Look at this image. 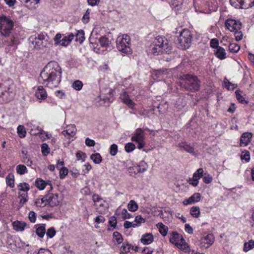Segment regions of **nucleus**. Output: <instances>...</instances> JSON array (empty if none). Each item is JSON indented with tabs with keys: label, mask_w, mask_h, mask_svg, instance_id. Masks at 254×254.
<instances>
[{
	"label": "nucleus",
	"mask_w": 254,
	"mask_h": 254,
	"mask_svg": "<svg viewBox=\"0 0 254 254\" xmlns=\"http://www.w3.org/2000/svg\"><path fill=\"white\" fill-rule=\"evenodd\" d=\"M62 73V68L58 63L51 61L45 66L41 72L39 80L49 87H56L61 81Z\"/></svg>",
	"instance_id": "nucleus-1"
},
{
	"label": "nucleus",
	"mask_w": 254,
	"mask_h": 254,
	"mask_svg": "<svg viewBox=\"0 0 254 254\" xmlns=\"http://www.w3.org/2000/svg\"><path fill=\"white\" fill-rule=\"evenodd\" d=\"M181 79L184 81L182 86L185 90L192 92L199 90L201 82L196 76L187 74L182 75Z\"/></svg>",
	"instance_id": "nucleus-2"
},
{
	"label": "nucleus",
	"mask_w": 254,
	"mask_h": 254,
	"mask_svg": "<svg viewBox=\"0 0 254 254\" xmlns=\"http://www.w3.org/2000/svg\"><path fill=\"white\" fill-rule=\"evenodd\" d=\"M14 26V22L9 16H0V32L4 37L9 36Z\"/></svg>",
	"instance_id": "nucleus-3"
},
{
	"label": "nucleus",
	"mask_w": 254,
	"mask_h": 254,
	"mask_svg": "<svg viewBox=\"0 0 254 254\" xmlns=\"http://www.w3.org/2000/svg\"><path fill=\"white\" fill-rule=\"evenodd\" d=\"M117 48L119 51L125 54L131 53L130 37L127 35L119 36L116 40Z\"/></svg>",
	"instance_id": "nucleus-4"
},
{
	"label": "nucleus",
	"mask_w": 254,
	"mask_h": 254,
	"mask_svg": "<svg viewBox=\"0 0 254 254\" xmlns=\"http://www.w3.org/2000/svg\"><path fill=\"white\" fill-rule=\"evenodd\" d=\"M192 35L189 30H183L179 38V46L183 50L189 48L191 43Z\"/></svg>",
	"instance_id": "nucleus-5"
},
{
	"label": "nucleus",
	"mask_w": 254,
	"mask_h": 254,
	"mask_svg": "<svg viewBox=\"0 0 254 254\" xmlns=\"http://www.w3.org/2000/svg\"><path fill=\"white\" fill-rule=\"evenodd\" d=\"M74 37L73 33H70L67 35L57 33L54 38L55 45L66 47L69 45Z\"/></svg>",
	"instance_id": "nucleus-6"
},
{
	"label": "nucleus",
	"mask_w": 254,
	"mask_h": 254,
	"mask_svg": "<svg viewBox=\"0 0 254 254\" xmlns=\"http://www.w3.org/2000/svg\"><path fill=\"white\" fill-rule=\"evenodd\" d=\"M32 44L34 48L37 50L50 48L52 47L51 43L48 41L46 36L43 34H39L35 37Z\"/></svg>",
	"instance_id": "nucleus-7"
},
{
	"label": "nucleus",
	"mask_w": 254,
	"mask_h": 254,
	"mask_svg": "<svg viewBox=\"0 0 254 254\" xmlns=\"http://www.w3.org/2000/svg\"><path fill=\"white\" fill-rule=\"evenodd\" d=\"M131 140L138 143L137 148L138 149H141L143 148L145 144L144 130L140 128L136 129L131 137Z\"/></svg>",
	"instance_id": "nucleus-8"
},
{
	"label": "nucleus",
	"mask_w": 254,
	"mask_h": 254,
	"mask_svg": "<svg viewBox=\"0 0 254 254\" xmlns=\"http://www.w3.org/2000/svg\"><path fill=\"white\" fill-rule=\"evenodd\" d=\"M158 47L161 48L165 53H170L172 50V47L169 45L168 40L164 37L157 36L152 43Z\"/></svg>",
	"instance_id": "nucleus-9"
},
{
	"label": "nucleus",
	"mask_w": 254,
	"mask_h": 254,
	"mask_svg": "<svg viewBox=\"0 0 254 254\" xmlns=\"http://www.w3.org/2000/svg\"><path fill=\"white\" fill-rule=\"evenodd\" d=\"M14 97V93L8 90H4L0 83V104L6 103L11 101Z\"/></svg>",
	"instance_id": "nucleus-10"
},
{
	"label": "nucleus",
	"mask_w": 254,
	"mask_h": 254,
	"mask_svg": "<svg viewBox=\"0 0 254 254\" xmlns=\"http://www.w3.org/2000/svg\"><path fill=\"white\" fill-rule=\"evenodd\" d=\"M226 28L231 32L240 30L241 29L242 23L233 19H228L225 22Z\"/></svg>",
	"instance_id": "nucleus-11"
},
{
	"label": "nucleus",
	"mask_w": 254,
	"mask_h": 254,
	"mask_svg": "<svg viewBox=\"0 0 254 254\" xmlns=\"http://www.w3.org/2000/svg\"><path fill=\"white\" fill-rule=\"evenodd\" d=\"M44 198L46 200L47 204L52 207L58 205L60 202L58 194L50 193V190L48 193L44 196Z\"/></svg>",
	"instance_id": "nucleus-12"
},
{
	"label": "nucleus",
	"mask_w": 254,
	"mask_h": 254,
	"mask_svg": "<svg viewBox=\"0 0 254 254\" xmlns=\"http://www.w3.org/2000/svg\"><path fill=\"white\" fill-rule=\"evenodd\" d=\"M214 241V237L213 234H208L206 236L202 237L200 241L201 247L207 249L209 248Z\"/></svg>",
	"instance_id": "nucleus-13"
},
{
	"label": "nucleus",
	"mask_w": 254,
	"mask_h": 254,
	"mask_svg": "<svg viewBox=\"0 0 254 254\" xmlns=\"http://www.w3.org/2000/svg\"><path fill=\"white\" fill-rule=\"evenodd\" d=\"M76 131L75 126L74 125H70L66 127V129L63 131L62 133L66 138H69L75 135Z\"/></svg>",
	"instance_id": "nucleus-14"
},
{
	"label": "nucleus",
	"mask_w": 254,
	"mask_h": 254,
	"mask_svg": "<svg viewBox=\"0 0 254 254\" xmlns=\"http://www.w3.org/2000/svg\"><path fill=\"white\" fill-rule=\"evenodd\" d=\"M120 98L124 103L128 106L129 108L133 109L135 104L129 98L127 92H123L121 94Z\"/></svg>",
	"instance_id": "nucleus-15"
},
{
	"label": "nucleus",
	"mask_w": 254,
	"mask_h": 254,
	"mask_svg": "<svg viewBox=\"0 0 254 254\" xmlns=\"http://www.w3.org/2000/svg\"><path fill=\"white\" fill-rule=\"evenodd\" d=\"M201 195L199 193L196 192L190 196L188 199H185L183 201V204L185 205L191 204L198 202L200 200Z\"/></svg>",
	"instance_id": "nucleus-16"
},
{
	"label": "nucleus",
	"mask_w": 254,
	"mask_h": 254,
	"mask_svg": "<svg viewBox=\"0 0 254 254\" xmlns=\"http://www.w3.org/2000/svg\"><path fill=\"white\" fill-rule=\"evenodd\" d=\"M252 135V133L250 132H245L243 133L240 139V146H247L250 142Z\"/></svg>",
	"instance_id": "nucleus-17"
},
{
	"label": "nucleus",
	"mask_w": 254,
	"mask_h": 254,
	"mask_svg": "<svg viewBox=\"0 0 254 254\" xmlns=\"http://www.w3.org/2000/svg\"><path fill=\"white\" fill-rule=\"evenodd\" d=\"M183 239L184 238L182 236L176 232H173L170 234V242L176 246L180 244V242L182 241Z\"/></svg>",
	"instance_id": "nucleus-18"
},
{
	"label": "nucleus",
	"mask_w": 254,
	"mask_h": 254,
	"mask_svg": "<svg viewBox=\"0 0 254 254\" xmlns=\"http://www.w3.org/2000/svg\"><path fill=\"white\" fill-rule=\"evenodd\" d=\"M35 96L39 100H45L47 97V93L42 86H39L36 91Z\"/></svg>",
	"instance_id": "nucleus-19"
},
{
	"label": "nucleus",
	"mask_w": 254,
	"mask_h": 254,
	"mask_svg": "<svg viewBox=\"0 0 254 254\" xmlns=\"http://www.w3.org/2000/svg\"><path fill=\"white\" fill-rule=\"evenodd\" d=\"M154 240V237L151 233H145L142 236L141 242L144 245H149Z\"/></svg>",
	"instance_id": "nucleus-20"
},
{
	"label": "nucleus",
	"mask_w": 254,
	"mask_h": 254,
	"mask_svg": "<svg viewBox=\"0 0 254 254\" xmlns=\"http://www.w3.org/2000/svg\"><path fill=\"white\" fill-rule=\"evenodd\" d=\"M149 52L150 53H151L153 55H158L160 54L164 53L165 52V51L163 50V49H161L160 47H158L157 46H156L155 44L153 43H152L148 49Z\"/></svg>",
	"instance_id": "nucleus-21"
},
{
	"label": "nucleus",
	"mask_w": 254,
	"mask_h": 254,
	"mask_svg": "<svg viewBox=\"0 0 254 254\" xmlns=\"http://www.w3.org/2000/svg\"><path fill=\"white\" fill-rule=\"evenodd\" d=\"M178 147L180 149L184 150L190 153H194V148L191 146L190 144H188L186 142H182L178 144Z\"/></svg>",
	"instance_id": "nucleus-22"
},
{
	"label": "nucleus",
	"mask_w": 254,
	"mask_h": 254,
	"mask_svg": "<svg viewBox=\"0 0 254 254\" xmlns=\"http://www.w3.org/2000/svg\"><path fill=\"white\" fill-rule=\"evenodd\" d=\"M12 225L15 231L20 232L23 231L27 225L25 222L19 221L13 222Z\"/></svg>",
	"instance_id": "nucleus-23"
},
{
	"label": "nucleus",
	"mask_w": 254,
	"mask_h": 254,
	"mask_svg": "<svg viewBox=\"0 0 254 254\" xmlns=\"http://www.w3.org/2000/svg\"><path fill=\"white\" fill-rule=\"evenodd\" d=\"M215 55L220 60H223L226 58L225 50L221 47H219L216 49V50L215 51Z\"/></svg>",
	"instance_id": "nucleus-24"
},
{
	"label": "nucleus",
	"mask_w": 254,
	"mask_h": 254,
	"mask_svg": "<svg viewBox=\"0 0 254 254\" xmlns=\"http://www.w3.org/2000/svg\"><path fill=\"white\" fill-rule=\"evenodd\" d=\"M166 73V69H160L154 70L152 73V75L154 79H157L162 78Z\"/></svg>",
	"instance_id": "nucleus-25"
},
{
	"label": "nucleus",
	"mask_w": 254,
	"mask_h": 254,
	"mask_svg": "<svg viewBox=\"0 0 254 254\" xmlns=\"http://www.w3.org/2000/svg\"><path fill=\"white\" fill-rule=\"evenodd\" d=\"M36 185L38 188L41 190H44L47 185H49L50 190L53 189L51 184L46 183L44 181L40 178L37 179L36 181Z\"/></svg>",
	"instance_id": "nucleus-26"
},
{
	"label": "nucleus",
	"mask_w": 254,
	"mask_h": 254,
	"mask_svg": "<svg viewBox=\"0 0 254 254\" xmlns=\"http://www.w3.org/2000/svg\"><path fill=\"white\" fill-rule=\"evenodd\" d=\"M19 203L20 206H23V205L28 200V193L27 192H19L18 195Z\"/></svg>",
	"instance_id": "nucleus-27"
},
{
	"label": "nucleus",
	"mask_w": 254,
	"mask_h": 254,
	"mask_svg": "<svg viewBox=\"0 0 254 254\" xmlns=\"http://www.w3.org/2000/svg\"><path fill=\"white\" fill-rule=\"evenodd\" d=\"M25 3V6L29 9L35 8V5L38 4L40 0H20Z\"/></svg>",
	"instance_id": "nucleus-28"
},
{
	"label": "nucleus",
	"mask_w": 254,
	"mask_h": 254,
	"mask_svg": "<svg viewBox=\"0 0 254 254\" xmlns=\"http://www.w3.org/2000/svg\"><path fill=\"white\" fill-rule=\"evenodd\" d=\"M46 233V224L40 225L36 230V233L40 238H43Z\"/></svg>",
	"instance_id": "nucleus-29"
},
{
	"label": "nucleus",
	"mask_w": 254,
	"mask_h": 254,
	"mask_svg": "<svg viewBox=\"0 0 254 254\" xmlns=\"http://www.w3.org/2000/svg\"><path fill=\"white\" fill-rule=\"evenodd\" d=\"M99 43L102 48H107L110 47L111 42L109 40L108 38L106 36H102L99 39Z\"/></svg>",
	"instance_id": "nucleus-30"
},
{
	"label": "nucleus",
	"mask_w": 254,
	"mask_h": 254,
	"mask_svg": "<svg viewBox=\"0 0 254 254\" xmlns=\"http://www.w3.org/2000/svg\"><path fill=\"white\" fill-rule=\"evenodd\" d=\"M131 248L130 244L126 242L123 243L120 249V254H127L130 252Z\"/></svg>",
	"instance_id": "nucleus-31"
},
{
	"label": "nucleus",
	"mask_w": 254,
	"mask_h": 254,
	"mask_svg": "<svg viewBox=\"0 0 254 254\" xmlns=\"http://www.w3.org/2000/svg\"><path fill=\"white\" fill-rule=\"evenodd\" d=\"M106 202L104 200L102 199V201L98 202V206H95L97 211L100 214L105 213L106 211V207L105 206Z\"/></svg>",
	"instance_id": "nucleus-32"
},
{
	"label": "nucleus",
	"mask_w": 254,
	"mask_h": 254,
	"mask_svg": "<svg viewBox=\"0 0 254 254\" xmlns=\"http://www.w3.org/2000/svg\"><path fill=\"white\" fill-rule=\"evenodd\" d=\"M75 41L81 44L85 40L84 32L82 30L77 31L75 35Z\"/></svg>",
	"instance_id": "nucleus-33"
},
{
	"label": "nucleus",
	"mask_w": 254,
	"mask_h": 254,
	"mask_svg": "<svg viewBox=\"0 0 254 254\" xmlns=\"http://www.w3.org/2000/svg\"><path fill=\"white\" fill-rule=\"evenodd\" d=\"M19 42L17 38L13 37L10 39V41L8 43V46L10 47L11 51H15L17 48V45L19 44ZM10 50H9L10 51Z\"/></svg>",
	"instance_id": "nucleus-34"
},
{
	"label": "nucleus",
	"mask_w": 254,
	"mask_h": 254,
	"mask_svg": "<svg viewBox=\"0 0 254 254\" xmlns=\"http://www.w3.org/2000/svg\"><path fill=\"white\" fill-rule=\"evenodd\" d=\"M113 241L118 244L122 243L123 241L122 235L117 231L114 232L113 234Z\"/></svg>",
	"instance_id": "nucleus-35"
},
{
	"label": "nucleus",
	"mask_w": 254,
	"mask_h": 254,
	"mask_svg": "<svg viewBox=\"0 0 254 254\" xmlns=\"http://www.w3.org/2000/svg\"><path fill=\"white\" fill-rule=\"evenodd\" d=\"M180 244H179L177 246L181 250L184 251L185 252H190V249L188 246V245L185 242V239H183L182 241L180 242Z\"/></svg>",
	"instance_id": "nucleus-36"
},
{
	"label": "nucleus",
	"mask_w": 254,
	"mask_h": 254,
	"mask_svg": "<svg viewBox=\"0 0 254 254\" xmlns=\"http://www.w3.org/2000/svg\"><path fill=\"white\" fill-rule=\"evenodd\" d=\"M254 5V0H243L241 9H248Z\"/></svg>",
	"instance_id": "nucleus-37"
},
{
	"label": "nucleus",
	"mask_w": 254,
	"mask_h": 254,
	"mask_svg": "<svg viewBox=\"0 0 254 254\" xmlns=\"http://www.w3.org/2000/svg\"><path fill=\"white\" fill-rule=\"evenodd\" d=\"M138 208L137 204L133 200H130L127 204V208L130 211L135 212L138 209Z\"/></svg>",
	"instance_id": "nucleus-38"
},
{
	"label": "nucleus",
	"mask_w": 254,
	"mask_h": 254,
	"mask_svg": "<svg viewBox=\"0 0 254 254\" xmlns=\"http://www.w3.org/2000/svg\"><path fill=\"white\" fill-rule=\"evenodd\" d=\"M190 214L194 218H198L200 215V209L198 206H193L190 209Z\"/></svg>",
	"instance_id": "nucleus-39"
},
{
	"label": "nucleus",
	"mask_w": 254,
	"mask_h": 254,
	"mask_svg": "<svg viewBox=\"0 0 254 254\" xmlns=\"http://www.w3.org/2000/svg\"><path fill=\"white\" fill-rule=\"evenodd\" d=\"M90 159L96 164L100 163L102 160L101 156L98 153L92 154Z\"/></svg>",
	"instance_id": "nucleus-40"
},
{
	"label": "nucleus",
	"mask_w": 254,
	"mask_h": 254,
	"mask_svg": "<svg viewBox=\"0 0 254 254\" xmlns=\"http://www.w3.org/2000/svg\"><path fill=\"white\" fill-rule=\"evenodd\" d=\"M16 172L18 174L23 175L27 173V169L24 165H18L16 167Z\"/></svg>",
	"instance_id": "nucleus-41"
},
{
	"label": "nucleus",
	"mask_w": 254,
	"mask_h": 254,
	"mask_svg": "<svg viewBox=\"0 0 254 254\" xmlns=\"http://www.w3.org/2000/svg\"><path fill=\"white\" fill-rule=\"evenodd\" d=\"M137 165L139 168V172L140 173L145 172L148 167L147 164L144 161H140Z\"/></svg>",
	"instance_id": "nucleus-42"
},
{
	"label": "nucleus",
	"mask_w": 254,
	"mask_h": 254,
	"mask_svg": "<svg viewBox=\"0 0 254 254\" xmlns=\"http://www.w3.org/2000/svg\"><path fill=\"white\" fill-rule=\"evenodd\" d=\"M18 187L20 191V192H27V191L30 190L29 185L26 183H20L18 186Z\"/></svg>",
	"instance_id": "nucleus-43"
},
{
	"label": "nucleus",
	"mask_w": 254,
	"mask_h": 254,
	"mask_svg": "<svg viewBox=\"0 0 254 254\" xmlns=\"http://www.w3.org/2000/svg\"><path fill=\"white\" fill-rule=\"evenodd\" d=\"M224 87L228 90H234L237 86L236 84L231 83L227 78H225L224 80Z\"/></svg>",
	"instance_id": "nucleus-44"
},
{
	"label": "nucleus",
	"mask_w": 254,
	"mask_h": 254,
	"mask_svg": "<svg viewBox=\"0 0 254 254\" xmlns=\"http://www.w3.org/2000/svg\"><path fill=\"white\" fill-rule=\"evenodd\" d=\"M34 203L36 206L40 207H44L47 204L46 200H45L44 196L42 198L37 199Z\"/></svg>",
	"instance_id": "nucleus-45"
},
{
	"label": "nucleus",
	"mask_w": 254,
	"mask_h": 254,
	"mask_svg": "<svg viewBox=\"0 0 254 254\" xmlns=\"http://www.w3.org/2000/svg\"><path fill=\"white\" fill-rule=\"evenodd\" d=\"M254 247V241L250 240L244 244L243 250L245 252H248Z\"/></svg>",
	"instance_id": "nucleus-46"
},
{
	"label": "nucleus",
	"mask_w": 254,
	"mask_h": 254,
	"mask_svg": "<svg viewBox=\"0 0 254 254\" xmlns=\"http://www.w3.org/2000/svg\"><path fill=\"white\" fill-rule=\"evenodd\" d=\"M14 177L12 175L8 174L6 177V182L7 186L10 188H13L14 186Z\"/></svg>",
	"instance_id": "nucleus-47"
},
{
	"label": "nucleus",
	"mask_w": 254,
	"mask_h": 254,
	"mask_svg": "<svg viewBox=\"0 0 254 254\" xmlns=\"http://www.w3.org/2000/svg\"><path fill=\"white\" fill-rule=\"evenodd\" d=\"M17 133L18 134V136L21 137L23 138L25 136L26 132L25 130V128L24 127V126L19 125L17 127Z\"/></svg>",
	"instance_id": "nucleus-48"
},
{
	"label": "nucleus",
	"mask_w": 254,
	"mask_h": 254,
	"mask_svg": "<svg viewBox=\"0 0 254 254\" xmlns=\"http://www.w3.org/2000/svg\"><path fill=\"white\" fill-rule=\"evenodd\" d=\"M240 49V46L236 43L230 44L229 46V50L232 53H237Z\"/></svg>",
	"instance_id": "nucleus-49"
},
{
	"label": "nucleus",
	"mask_w": 254,
	"mask_h": 254,
	"mask_svg": "<svg viewBox=\"0 0 254 254\" xmlns=\"http://www.w3.org/2000/svg\"><path fill=\"white\" fill-rule=\"evenodd\" d=\"M21 161L28 166H31L33 164V162L29 157L27 153L24 154V156H23Z\"/></svg>",
	"instance_id": "nucleus-50"
},
{
	"label": "nucleus",
	"mask_w": 254,
	"mask_h": 254,
	"mask_svg": "<svg viewBox=\"0 0 254 254\" xmlns=\"http://www.w3.org/2000/svg\"><path fill=\"white\" fill-rule=\"evenodd\" d=\"M241 91L240 90H237L235 92L236 97L237 100L240 103L242 104H247L248 102L245 100L244 98L241 95L240 92Z\"/></svg>",
	"instance_id": "nucleus-51"
},
{
	"label": "nucleus",
	"mask_w": 254,
	"mask_h": 254,
	"mask_svg": "<svg viewBox=\"0 0 254 254\" xmlns=\"http://www.w3.org/2000/svg\"><path fill=\"white\" fill-rule=\"evenodd\" d=\"M243 0H230L231 4L236 8H241Z\"/></svg>",
	"instance_id": "nucleus-52"
},
{
	"label": "nucleus",
	"mask_w": 254,
	"mask_h": 254,
	"mask_svg": "<svg viewBox=\"0 0 254 254\" xmlns=\"http://www.w3.org/2000/svg\"><path fill=\"white\" fill-rule=\"evenodd\" d=\"M83 86L82 82L79 80H77L73 82L72 87L76 90H80Z\"/></svg>",
	"instance_id": "nucleus-53"
},
{
	"label": "nucleus",
	"mask_w": 254,
	"mask_h": 254,
	"mask_svg": "<svg viewBox=\"0 0 254 254\" xmlns=\"http://www.w3.org/2000/svg\"><path fill=\"white\" fill-rule=\"evenodd\" d=\"M203 173V170L202 168H199L197 169L193 174V177L196 178L197 180H199L200 178L202 177Z\"/></svg>",
	"instance_id": "nucleus-54"
},
{
	"label": "nucleus",
	"mask_w": 254,
	"mask_h": 254,
	"mask_svg": "<svg viewBox=\"0 0 254 254\" xmlns=\"http://www.w3.org/2000/svg\"><path fill=\"white\" fill-rule=\"evenodd\" d=\"M102 199H103L97 194H94L92 195V200L94 202L95 206H98V202L102 201Z\"/></svg>",
	"instance_id": "nucleus-55"
},
{
	"label": "nucleus",
	"mask_w": 254,
	"mask_h": 254,
	"mask_svg": "<svg viewBox=\"0 0 254 254\" xmlns=\"http://www.w3.org/2000/svg\"><path fill=\"white\" fill-rule=\"evenodd\" d=\"M125 148L127 152H130L135 148V146L133 143H127L126 144Z\"/></svg>",
	"instance_id": "nucleus-56"
},
{
	"label": "nucleus",
	"mask_w": 254,
	"mask_h": 254,
	"mask_svg": "<svg viewBox=\"0 0 254 254\" xmlns=\"http://www.w3.org/2000/svg\"><path fill=\"white\" fill-rule=\"evenodd\" d=\"M56 234V230L54 227H51L48 229L46 235L49 238H53Z\"/></svg>",
	"instance_id": "nucleus-57"
},
{
	"label": "nucleus",
	"mask_w": 254,
	"mask_h": 254,
	"mask_svg": "<svg viewBox=\"0 0 254 254\" xmlns=\"http://www.w3.org/2000/svg\"><path fill=\"white\" fill-rule=\"evenodd\" d=\"M42 152L44 156H47L49 154V148L46 143H43L41 145Z\"/></svg>",
	"instance_id": "nucleus-58"
},
{
	"label": "nucleus",
	"mask_w": 254,
	"mask_h": 254,
	"mask_svg": "<svg viewBox=\"0 0 254 254\" xmlns=\"http://www.w3.org/2000/svg\"><path fill=\"white\" fill-rule=\"evenodd\" d=\"M31 133L33 135L42 134L44 132V130L42 129L39 127H37L36 128H32L31 129Z\"/></svg>",
	"instance_id": "nucleus-59"
},
{
	"label": "nucleus",
	"mask_w": 254,
	"mask_h": 254,
	"mask_svg": "<svg viewBox=\"0 0 254 254\" xmlns=\"http://www.w3.org/2000/svg\"><path fill=\"white\" fill-rule=\"evenodd\" d=\"M86 157V156L85 153L82 152L81 151H78L76 153V157L77 160H81L82 162H84Z\"/></svg>",
	"instance_id": "nucleus-60"
},
{
	"label": "nucleus",
	"mask_w": 254,
	"mask_h": 254,
	"mask_svg": "<svg viewBox=\"0 0 254 254\" xmlns=\"http://www.w3.org/2000/svg\"><path fill=\"white\" fill-rule=\"evenodd\" d=\"M68 171L66 167H62L60 169V177L61 179H64L68 174Z\"/></svg>",
	"instance_id": "nucleus-61"
},
{
	"label": "nucleus",
	"mask_w": 254,
	"mask_h": 254,
	"mask_svg": "<svg viewBox=\"0 0 254 254\" xmlns=\"http://www.w3.org/2000/svg\"><path fill=\"white\" fill-rule=\"evenodd\" d=\"M241 159L248 162L250 160V152L248 151H243L241 155Z\"/></svg>",
	"instance_id": "nucleus-62"
},
{
	"label": "nucleus",
	"mask_w": 254,
	"mask_h": 254,
	"mask_svg": "<svg viewBox=\"0 0 254 254\" xmlns=\"http://www.w3.org/2000/svg\"><path fill=\"white\" fill-rule=\"evenodd\" d=\"M118 152V146L113 144L111 145L110 148V153L112 156H115Z\"/></svg>",
	"instance_id": "nucleus-63"
},
{
	"label": "nucleus",
	"mask_w": 254,
	"mask_h": 254,
	"mask_svg": "<svg viewBox=\"0 0 254 254\" xmlns=\"http://www.w3.org/2000/svg\"><path fill=\"white\" fill-rule=\"evenodd\" d=\"M121 216L123 219L125 220L127 219H129L132 217V215L129 214L126 209H123Z\"/></svg>",
	"instance_id": "nucleus-64"
}]
</instances>
